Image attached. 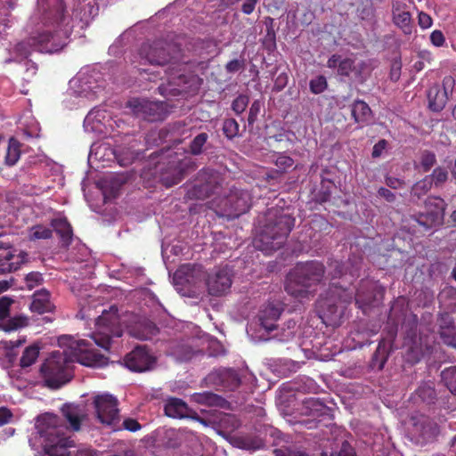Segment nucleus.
<instances>
[{"label": "nucleus", "instance_id": "774afa93", "mask_svg": "<svg viewBox=\"0 0 456 456\" xmlns=\"http://www.w3.org/2000/svg\"><path fill=\"white\" fill-rule=\"evenodd\" d=\"M287 326H288V330L284 334V338H282V340H284V341H289V340H291L294 338L295 331L293 330V329L296 326V322L293 320H289L287 322Z\"/></svg>", "mask_w": 456, "mask_h": 456}, {"label": "nucleus", "instance_id": "9b49d317", "mask_svg": "<svg viewBox=\"0 0 456 456\" xmlns=\"http://www.w3.org/2000/svg\"><path fill=\"white\" fill-rule=\"evenodd\" d=\"M397 332L398 324L389 317L382 331V338L372 357L373 364L376 365V362H379V370L383 369L390 351L393 350V345L396 338Z\"/></svg>", "mask_w": 456, "mask_h": 456}, {"label": "nucleus", "instance_id": "79ce46f5", "mask_svg": "<svg viewBox=\"0 0 456 456\" xmlns=\"http://www.w3.org/2000/svg\"><path fill=\"white\" fill-rule=\"evenodd\" d=\"M209 136L207 133L203 132L196 135L191 142L189 149L192 155H200L203 151V147L207 143Z\"/></svg>", "mask_w": 456, "mask_h": 456}, {"label": "nucleus", "instance_id": "f257e3e1", "mask_svg": "<svg viewBox=\"0 0 456 456\" xmlns=\"http://www.w3.org/2000/svg\"><path fill=\"white\" fill-rule=\"evenodd\" d=\"M64 419L69 422L65 426L61 419L53 413H45L37 421L38 434L44 439V451L48 456H69V449L74 446V441L68 436L69 428L78 431L86 414L77 404L65 403L61 408Z\"/></svg>", "mask_w": 456, "mask_h": 456}, {"label": "nucleus", "instance_id": "bb28decb", "mask_svg": "<svg viewBox=\"0 0 456 456\" xmlns=\"http://www.w3.org/2000/svg\"><path fill=\"white\" fill-rule=\"evenodd\" d=\"M51 226L60 236L63 246L69 247L73 239V230L66 218H55L51 221Z\"/></svg>", "mask_w": 456, "mask_h": 456}, {"label": "nucleus", "instance_id": "e2e57ef3", "mask_svg": "<svg viewBox=\"0 0 456 456\" xmlns=\"http://www.w3.org/2000/svg\"><path fill=\"white\" fill-rule=\"evenodd\" d=\"M386 184L391 189H398V188H401L404 184V182L396 177L387 176L386 177Z\"/></svg>", "mask_w": 456, "mask_h": 456}, {"label": "nucleus", "instance_id": "c85d7f7f", "mask_svg": "<svg viewBox=\"0 0 456 456\" xmlns=\"http://www.w3.org/2000/svg\"><path fill=\"white\" fill-rule=\"evenodd\" d=\"M351 115L355 123L363 126L370 121L372 111L365 102L356 100L351 106Z\"/></svg>", "mask_w": 456, "mask_h": 456}, {"label": "nucleus", "instance_id": "864d4df0", "mask_svg": "<svg viewBox=\"0 0 456 456\" xmlns=\"http://www.w3.org/2000/svg\"><path fill=\"white\" fill-rule=\"evenodd\" d=\"M293 164V159L287 155H279L275 160L276 167L282 172L291 167Z\"/></svg>", "mask_w": 456, "mask_h": 456}, {"label": "nucleus", "instance_id": "4d7b16f0", "mask_svg": "<svg viewBox=\"0 0 456 456\" xmlns=\"http://www.w3.org/2000/svg\"><path fill=\"white\" fill-rule=\"evenodd\" d=\"M430 41L433 45L441 47L445 43V37L441 30L436 29L430 35Z\"/></svg>", "mask_w": 456, "mask_h": 456}, {"label": "nucleus", "instance_id": "69168bd1", "mask_svg": "<svg viewBox=\"0 0 456 456\" xmlns=\"http://www.w3.org/2000/svg\"><path fill=\"white\" fill-rule=\"evenodd\" d=\"M337 456H355V452L347 442H344Z\"/></svg>", "mask_w": 456, "mask_h": 456}, {"label": "nucleus", "instance_id": "4468645a", "mask_svg": "<svg viewBox=\"0 0 456 456\" xmlns=\"http://www.w3.org/2000/svg\"><path fill=\"white\" fill-rule=\"evenodd\" d=\"M156 359L144 346L134 347L124 357L125 366L134 372H143L153 368Z\"/></svg>", "mask_w": 456, "mask_h": 456}, {"label": "nucleus", "instance_id": "5fc2aeb1", "mask_svg": "<svg viewBox=\"0 0 456 456\" xmlns=\"http://www.w3.org/2000/svg\"><path fill=\"white\" fill-rule=\"evenodd\" d=\"M261 110V103L259 101H254L249 108L248 117V126H253L256 122L257 116Z\"/></svg>", "mask_w": 456, "mask_h": 456}, {"label": "nucleus", "instance_id": "4be33fe9", "mask_svg": "<svg viewBox=\"0 0 456 456\" xmlns=\"http://www.w3.org/2000/svg\"><path fill=\"white\" fill-rule=\"evenodd\" d=\"M439 335L443 343L456 349V326L448 314H441L439 319Z\"/></svg>", "mask_w": 456, "mask_h": 456}, {"label": "nucleus", "instance_id": "c9c22d12", "mask_svg": "<svg viewBox=\"0 0 456 456\" xmlns=\"http://www.w3.org/2000/svg\"><path fill=\"white\" fill-rule=\"evenodd\" d=\"M215 192V187L211 183H196L191 190L189 191L190 198L206 199Z\"/></svg>", "mask_w": 456, "mask_h": 456}, {"label": "nucleus", "instance_id": "f3484780", "mask_svg": "<svg viewBox=\"0 0 456 456\" xmlns=\"http://www.w3.org/2000/svg\"><path fill=\"white\" fill-rule=\"evenodd\" d=\"M232 283V273L228 267L218 269L214 273L209 274L207 280L208 293L216 297L228 292Z\"/></svg>", "mask_w": 456, "mask_h": 456}, {"label": "nucleus", "instance_id": "37998d69", "mask_svg": "<svg viewBox=\"0 0 456 456\" xmlns=\"http://www.w3.org/2000/svg\"><path fill=\"white\" fill-rule=\"evenodd\" d=\"M223 132L228 139H233L239 135L240 125L234 118H226L223 123Z\"/></svg>", "mask_w": 456, "mask_h": 456}, {"label": "nucleus", "instance_id": "4c0bfd02", "mask_svg": "<svg viewBox=\"0 0 456 456\" xmlns=\"http://www.w3.org/2000/svg\"><path fill=\"white\" fill-rule=\"evenodd\" d=\"M441 379L450 392L456 395V366H450L443 370Z\"/></svg>", "mask_w": 456, "mask_h": 456}, {"label": "nucleus", "instance_id": "6e6d98bb", "mask_svg": "<svg viewBox=\"0 0 456 456\" xmlns=\"http://www.w3.org/2000/svg\"><path fill=\"white\" fill-rule=\"evenodd\" d=\"M418 24L423 29L429 28L433 24V19L429 14L419 12L418 15Z\"/></svg>", "mask_w": 456, "mask_h": 456}, {"label": "nucleus", "instance_id": "1a4fd4ad", "mask_svg": "<svg viewBox=\"0 0 456 456\" xmlns=\"http://www.w3.org/2000/svg\"><path fill=\"white\" fill-rule=\"evenodd\" d=\"M221 208L230 219L238 218L250 208V196L247 191L232 188L222 200Z\"/></svg>", "mask_w": 456, "mask_h": 456}, {"label": "nucleus", "instance_id": "7ed1b4c3", "mask_svg": "<svg viewBox=\"0 0 456 456\" xmlns=\"http://www.w3.org/2000/svg\"><path fill=\"white\" fill-rule=\"evenodd\" d=\"M325 273L326 268L320 261L298 262L286 277L285 290L299 301L309 299L324 281Z\"/></svg>", "mask_w": 456, "mask_h": 456}, {"label": "nucleus", "instance_id": "2f4dec72", "mask_svg": "<svg viewBox=\"0 0 456 456\" xmlns=\"http://www.w3.org/2000/svg\"><path fill=\"white\" fill-rule=\"evenodd\" d=\"M305 414L313 417L326 415L330 409L318 398H307L304 401Z\"/></svg>", "mask_w": 456, "mask_h": 456}, {"label": "nucleus", "instance_id": "0eeeda50", "mask_svg": "<svg viewBox=\"0 0 456 456\" xmlns=\"http://www.w3.org/2000/svg\"><path fill=\"white\" fill-rule=\"evenodd\" d=\"M96 331L91 336L94 343L98 346L109 350L111 338H119L123 334L120 325L118 307L112 305L110 310H104L96 320Z\"/></svg>", "mask_w": 456, "mask_h": 456}, {"label": "nucleus", "instance_id": "58836bf2", "mask_svg": "<svg viewBox=\"0 0 456 456\" xmlns=\"http://www.w3.org/2000/svg\"><path fill=\"white\" fill-rule=\"evenodd\" d=\"M332 186L333 183L331 180L323 178L321 183V189L314 195V200L320 204L329 201L331 196Z\"/></svg>", "mask_w": 456, "mask_h": 456}, {"label": "nucleus", "instance_id": "e433bc0d", "mask_svg": "<svg viewBox=\"0 0 456 456\" xmlns=\"http://www.w3.org/2000/svg\"><path fill=\"white\" fill-rule=\"evenodd\" d=\"M20 142L14 138H11L9 140V144L5 154V164L7 166H13L19 160L20 157Z\"/></svg>", "mask_w": 456, "mask_h": 456}, {"label": "nucleus", "instance_id": "680f3d73", "mask_svg": "<svg viewBox=\"0 0 456 456\" xmlns=\"http://www.w3.org/2000/svg\"><path fill=\"white\" fill-rule=\"evenodd\" d=\"M378 195L390 203L394 202L396 199L395 194L392 192L389 189L385 187H380L378 190Z\"/></svg>", "mask_w": 456, "mask_h": 456}, {"label": "nucleus", "instance_id": "b1692460", "mask_svg": "<svg viewBox=\"0 0 456 456\" xmlns=\"http://www.w3.org/2000/svg\"><path fill=\"white\" fill-rule=\"evenodd\" d=\"M282 308L273 303H269L264 306L259 313L260 325L266 330L272 331L276 329L275 322L280 318Z\"/></svg>", "mask_w": 456, "mask_h": 456}, {"label": "nucleus", "instance_id": "09e8293b", "mask_svg": "<svg viewBox=\"0 0 456 456\" xmlns=\"http://www.w3.org/2000/svg\"><path fill=\"white\" fill-rule=\"evenodd\" d=\"M249 98L248 95L240 94L233 100L232 103V109L237 115H240L246 110Z\"/></svg>", "mask_w": 456, "mask_h": 456}, {"label": "nucleus", "instance_id": "a19ab883", "mask_svg": "<svg viewBox=\"0 0 456 456\" xmlns=\"http://www.w3.org/2000/svg\"><path fill=\"white\" fill-rule=\"evenodd\" d=\"M53 230L43 224H37L31 227L29 239L31 240H47L52 238Z\"/></svg>", "mask_w": 456, "mask_h": 456}, {"label": "nucleus", "instance_id": "052dcab7", "mask_svg": "<svg viewBox=\"0 0 456 456\" xmlns=\"http://www.w3.org/2000/svg\"><path fill=\"white\" fill-rule=\"evenodd\" d=\"M13 415L10 409L7 407H0V427L8 424L12 419Z\"/></svg>", "mask_w": 456, "mask_h": 456}, {"label": "nucleus", "instance_id": "f03ea898", "mask_svg": "<svg viewBox=\"0 0 456 456\" xmlns=\"http://www.w3.org/2000/svg\"><path fill=\"white\" fill-rule=\"evenodd\" d=\"M295 226V218L282 208H269L265 224L253 240L254 247L265 255L281 248Z\"/></svg>", "mask_w": 456, "mask_h": 456}, {"label": "nucleus", "instance_id": "8fccbe9b", "mask_svg": "<svg viewBox=\"0 0 456 456\" xmlns=\"http://www.w3.org/2000/svg\"><path fill=\"white\" fill-rule=\"evenodd\" d=\"M354 69V61L350 58L343 59L339 61L338 74L344 77H348Z\"/></svg>", "mask_w": 456, "mask_h": 456}, {"label": "nucleus", "instance_id": "412c9836", "mask_svg": "<svg viewBox=\"0 0 456 456\" xmlns=\"http://www.w3.org/2000/svg\"><path fill=\"white\" fill-rule=\"evenodd\" d=\"M92 346V342L86 339H80L77 342L76 350L79 353L77 362L88 367L100 366L104 363L105 358L95 353L91 348Z\"/></svg>", "mask_w": 456, "mask_h": 456}, {"label": "nucleus", "instance_id": "393cba45", "mask_svg": "<svg viewBox=\"0 0 456 456\" xmlns=\"http://www.w3.org/2000/svg\"><path fill=\"white\" fill-rule=\"evenodd\" d=\"M33 51H36L32 43H30V38H27L17 45L10 50V57L4 60L5 64L16 62L19 64L24 63L27 60H29L28 57Z\"/></svg>", "mask_w": 456, "mask_h": 456}, {"label": "nucleus", "instance_id": "7c9ffc66", "mask_svg": "<svg viewBox=\"0 0 456 456\" xmlns=\"http://www.w3.org/2000/svg\"><path fill=\"white\" fill-rule=\"evenodd\" d=\"M194 402L207 406L223 407L226 403L225 399L212 392L195 393L192 395Z\"/></svg>", "mask_w": 456, "mask_h": 456}, {"label": "nucleus", "instance_id": "13d9d810", "mask_svg": "<svg viewBox=\"0 0 456 456\" xmlns=\"http://www.w3.org/2000/svg\"><path fill=\"white\" fill-rule=\"evenodd\" d=\"M122 426L126 430L130 432H136L142 428V425L135 419L132 418L125 419Z\"/></svg>", "mask_w": 456, "mask_h": 456}, {"label": "nucleus", "instance_id": "9d476101", "mask_svg": "<svg viewBox=\"0 0 456 456\" xmlns=\"http://www.w3.org/2000/svg\"><path fill=\"white\" fill-rule=\"evenodd\" d=\"M127 105L134 117L148 122L163 120L166 116L162 103L157 102L134 98L130 100Z\"/></svg>", "mask_w": 456, "mask_h": 456}, {"label": "nucleus", "instance_id": "c03bdc74", "mask_svg": "<svg viewBox=\"0 0 456 456\" xmlns=\"http://www.w3.org/2000/svg\"><path fill=\"white\" fill-rule=\"evenodd\" d=\"M436 164V156L434 152L424 151L421 153L419 165L422 172L428 173Z\"/></svg>", "mask_w": 456, "mask_h": 456}, {"label": "nucleus", "instance_id": "423d86ee", "mask_svg": "<svg viewBox=\"0 0 456 456\" xmlns=\"http://www.w3.org/2000/svg\"><path fill=\"white\" fill-rule=\"evenodd\" d=\"M354 297V291L344 288L338 282H332L324 297L318 300V308L322 318L336 324L341 318L343 311L338 303L350 304Z\"/></svg>", "mask_w": 456, "mask_h": 456}, {"label": "nucleus", "instance_id": "dca6fc26", "mask_svg": "<svg viewBox=\"0 0 456 456\" xmlns=\"http://www.w3.org/2000/svg\"><path fill=\"white\" fill-rule=\"evenodd\" d=\"M28 38H30V43H32L35 50L41 53H56L62 49L64 45L59 34L50 30L38 32L37 35L31 36Z\"/></svg>", "mask_w": 456, "mask_h": 456}, {"label": "nucleus", "instance_id": "49530a36", "mask_svg": "<svg viewBox=\"0 0 456 456\" xmlns=\"http://www.w3.org/2000/svg\"><path fill=\"white\" fill-rule=\"evenodd\" d=\"M310 91L314 94L323 93L328 87V82L323 75H319L316 77L310 80L309 83Z\"/></svg>", "mask_w": 456, "mask_h": 456}, {"label": "nucleus", "instance_id": "6e6552de", "mask_svg": "<svg viewBox=\"0 0 456 456\" xmlns=\"http://www.w3.org/2000/svg\"><path fill=\"white\" fill-rule=\"evenodd\" d=\"M139 54L142 59L151 65H175L179 62V52L171 45L161 40L142 44Z\"/></svg>", "mask_w": 456, "mask_h": 456}, {"label": "nucleus", "instance_id": "2eb2a0df", "mask_svg": "<svg viewBox=\"0 0 456 456\" xmlns=\"http://www.w3.org/2000/svg\"><path fill=\"white\" fill-rule=\"evenodd\" d=\"M14 300L7 296L0 297V329L4 331H13L28 325V318L17 315L7 319L10 314V307Z\"/></svg>", "mask_w": 456, "mask_h": 456}, {"label": "nucleus", "instance_id": "ddd939ff", "mask_svg": "<svg viewBox=\"0 0 456 456\" xmlns=\"http://www.w3.org/2000/svg\"><path fill=\"white\" fill-rule=\"evenodd\" d=\"M97 419L106 425H115L118 421V402L111 395H98L94 398Z\"/></svg>", "mask_w": 456, "mask_h": 456}, {"label": "nucleus", "instance_id": "bf43d9fd", "mask_svg": "<svg viewBox=\"0 0 456 456\" xmlns=\"http://www.w3.org/2000/svg\"><path fill=\"white\" fill-rule=\"evenodd\" d=\"M404 326L409 329L407 330V337L411 339H413L417 335V326H418V319L416 315L412 316V320L409 321L407 323H404Z\"/></svg>", "mask_w": 456, "mask_h": 456}, {"label": "nucleus", "instance_id": "aec40b11", "mask_svg": "<svg viewBox=\"0 0 456 456\" xmlns=\"http://www.w3.org/2000/svg\"><path fill=\"white\" fill-rule=\"evenodd\" d=\"M349 262H340L338 260H333L329 264L330 268L331 269L330 272V280L331 282H334L333 281L336 279H341L344 278V285H342L344 288L346 284H351L353 281L358 277L359 275V267L351 265Z\"/></svg>", "mask_w": 456, "mask_h": 456}, {"label": "nucleus", "instance_id": "20e7f679", "mask_svg": "<svg viewBox=\"0 0 456 456\" xmlns=\"http://www.w3.org/2000/svg\"><path fill=\"white\" fill-rule=\"evenodd\" d=\"M71 362L66 352H53L40 368L45 386L59 389L69 383L73 377Z\"/></svg>", "mask_w": 456, "mask_h": 456}, {"label": "nucleus", "instance_id": "c756f323", "mask_svg": "<svg viewBox=\"0 0 456 456\" xmlns=\"http://www.w3.org/2000/svg\"><path fill=\"white\" fill-rule=\"evenodd\" d=\"M30 309L32 312L39 314L51 312L53 304L50 301V294L46 290L35 293Z\"/></svg>", "mask_w": 456, "mask_h": 456}, {"label": "nucleus", "instance_id": "473e14b6", "mask_svg": "<svg viewBox=\"0 0 456 456\" xmlns=\"http://www.w3.org/2000/svg\"><path fill=\"white\" fill-rule=\"evenodd\" d=\"M22 72L21 79L23 81V86H29L35 83L37 74V64L31 60H27L24 63H21Z\"/></svg>", "mask_w": 456, "mask_h": 456}, {"label": "nucleus", "instance_id": "39448f33", "mask_svg": "<svg viewBox=\"0 0 456 456\" xmlns=\"http://www.w3.org/2000/svg\"><path fill=\"white\" fill-rule=\"evenodd\" d=\"M159 158L156 172L159 174V180L167 188L179 183L184 178L191 163V159L184 156V153H179L171 149L162 151Z\"/></svg>", "mask_w": 456, "mask_h": 456}, {"label": "nucleus", "instance_id": "cd10ccee", "mask_svg": "<svg viewBox=\"0 0 456 456\" xmlns=\"http://www.w3.org/2000/svg\"><path fill=\"white\" fill-rule=\"evenodd\" d=\"M164 411L166 415L170 418L183 419L188 417L189 408L182 399L172 397L167 401Z\"/></svg>", "mask_w": 456, "mask_h": 456}, {"label": "nucleus", "instance_id": "0e129e2a", "mask_svg": "<svg viewBox=\"0 0 456 456\" xmlns=\"http://www.w3.org/2000/svg\"><path fill=\"white\" fill-rule=\"evenodd\" d=\"M259 0H245L241 6V11L245 14H251L256 7V4H257Z\"/></svg>", "mask_w": 456, "mask_h": 456}, {"label": "nucleus", "instance_id": "de8ad7c7", "mask_svg": "<svg viewBox=\"0 0 456 456\" xmlns=\"http://www.w3.org/2000/svg\"><path fill=\"white\" fill-rule=\"evenodd\" d=\"M239 446L246 450H257L262 446V441L256 437L242 436L238 439Z\"/></svg>", "mask_w": 456, "mask_h": 456}, {"label": "nucleus", "instance_id": "f704fd0d", "mask_svg": "<svg viewBox=\"0 0 456 456\" xmlns=\"http://www.w3.org/2000/svg\"><path fill=\"white\" fill-rule=\"evenodd\" d=\"M433 184L430 182L429 176H424L422 179L417 181L411 189V195L412 198L418 200L422 199L432 189Z\"/></svg>", "mask_w": 456, "mask_h": 456}, {"label": "nucleus", "instance_id": "a211bd4d", "mask_svg": "<svg viewBox=\"0 0 456 456\" xmlns=\"http://www.w3.org/2000/svg\"><path fill=\"white\" fill-rule=\"evenodd\" d=\"M384 289L368 281H362L360 284L359 289L356 292H354V297L355 305L358 308L362 309L363 313H366L367 309L372 305L376 300V296H383Z\"/></svg>", "mask_w": 456, "mask_h": 456}, {"label": "nucleus", "instance_id": "72a5a7b5", "mask_svg": "<svg viewBox=\"0 0 456 456\" xmlns=\"http://www.w3.org/2000/svg\"><path fill=\"white\" fill-rule=\"evenodd\" d=\"M40 347L37 345L27 346L22 353L20 360V366L22 369L30 367L36 362L39 355Z\"/></svg>", "mask_w": 456, "mask_h": 456}, {"label": "nucleus", "instance_id": "ea45409f", "mask_svg": "<svg viewBox=\"0 0 456 456\" xmlns=\"http://www.w3.org/2000/svg\"><path fill=\"white\" fill-rule=\"evenodd\" d=\"M427 176H429L430 182L433 185L436 187H441L448 180L449 173L445 167L439 166L434 168L432 173Z\"/></svg>", "mask_w": 456, "mask_h": 456}, {"label": "nucleus", "instance_id": "5701e85b", "mask_svg": "<svg viewBox=\"0 0 456 456\" xmlns=\"http://www.w3.org/2000/svg\"><path fill=\"white\" fill-rule=\"evenodd\" d=\"M28 253L20 251L17 256L11 252L0 254V274L9 273L17 271L21 265L28 261Z\"/></svg>", "mask_w": 456, "mask_h": 456}, {"label": "nucleus", "instance_id": "3c124183", "mask_svg": "<svg viewBox=\"0 0 456 456\" xmlns=\"http://www.w3.org/2000/svg\"><path fill=\"white\" fill-rule=\"evenodd\" d=\"M43 281H44L43 275L39 272H31V273H28L25 277L26 285L29 289H32L35 287L42 284Z\"/></svg>", "mask_w": 456, "mask_h": 456}, {"label": "nucleus", "instance_id": "338daca9", "mask_svg": "<svg viewBox=\"0 0 456 456\" xmlns=\"http://www.w3.org/2000/svg\"><path fill=\"white\" fill-rule=\"evenodd\" d=\"M243 67V63L240 61L239 60H232L230 61L226 66L225 69L228 72H237Z\"/></svg>", "mask_w": 456, "mask_h": 456}, {"label": "nucleus", "instance_id": "a878e982", "mask_svg": "<svg viewBox=\"0 0 456 456\" xmlns=\"http://www.w3.org/2000/svg\"><path fill=\"white\" fill-rule=\"evenodd\" d=\"M428 108L434 112H439L445 107L448 95L439 85H434L428 91Z\"/></svg>", "mask_w": 456, "mask_h": 456}, {"label": "nucleus", "instance_id": "6ab92c4d", "mask_svg": "<svg viewBox=\"0 0 456 456\" xmlns=\"http://www.w3.org/2000/svg\"><path fill=\"white\" fill-rule=\"evenodd\" d=\"M409 5L402 1L392 4V20L404 35H411L413 31V22Z\"/></svg>", "mask_w": 456, "mask_h": 456}, {"label": "nucleus", "instance_id": "f8f14e48", "mask_svg": "<svg viewBox=\"0 0 456 456\" xmlns=\"http://www.w3.org/2000/svg\"><path fill=\"white\" fill-rule=\"evenodd\" d=\"M447 204L440 197H428L425 201V213L419 215L418 222L426 228L440 226L444 224Z\"/></svg>", "mask_w": 456, "mask_h": 456}, {"label": "nucleus", "instance_id": "a18cd8bd", "mask_svg": "<svg viewBox=\"0 0 456 456\" xmlns=\"http://www.w3.org/2000/svg\"><path fill=\"white\" fill-rule=\"evenodd\" d=\"M417 395L425 403H432L436 398V393L434 387L430 386H420L416 390Z\"/></svg>", "mask_w": 456, "mask_h": 456}, {"label": "nucleus", "instance_id": "603ef678", "mask_svg": "<svg viewBox=\"0 0 456 456\" xmlns=\"http://www.w3.org/2000/svg\"><path fill=\"white\" fill-rule=\"evenodd\" d=\"M422 428L423 429L421 435L424 439H429L431 437H434L438 433V427L436 423L430 421L428 419L423 422Z\"/></svg>", "mask_w": 456, "mask_h": 456}]
</instances>
